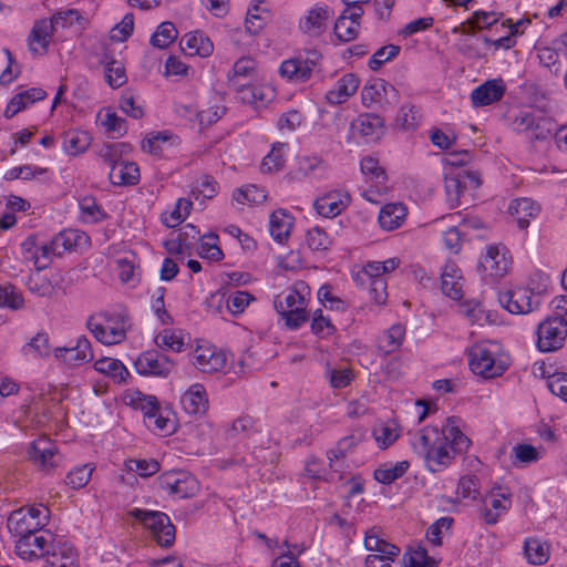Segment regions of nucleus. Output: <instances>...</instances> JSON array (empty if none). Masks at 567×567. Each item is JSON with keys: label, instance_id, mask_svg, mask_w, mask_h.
Segmentation results:
<instances>
[{"label": "nucleus", "instance_id": "f257e3e1", "mask_svg": "<svg viewBox=\"0 0 567 567\" xmlns=\"http://www.w3.org/2000/svg\"><path fill=\"white\" fill-rule=\"evenodd\" d=\"M470 439L462 433L455 417H449L446 425L439 430L434 426L424 427L417 442L413 444L416 453L421 454L431 472H439L453 460V453L467 451Z\"/></svg>", "mask_w": 567, "mask_h": 567}, {"label": "nucleus", "instance_id": "f03ea898", "mask_svg": "<svg viewBox=\"0 0 567 567\" xmlns=\"http://www.w3.org/2000/svg\"><path fill=\"white\" fill-rule=\"evenodd\" d=\"M307 296L308 285L305 281H297L275 298L274 307L288 328L298 329L308 320Z\"/></svg>", "mask_w": 567, "mask_h": 567}, {"label": "nucleus", "instance_id": "7ed1b4c3", "mask_svg": "<svg viewBox=\"0 0 567 567\" xmlns=\"http://www.w3.org/2000/svg\"><path fill=\"white\" fill-rule=\"evenodd\" d=\"M86 327L99 342L107 346L117 344L126 338L130 317L125 310L102 312L97 317L91 316Z\"/></svg>", "mask_w": 567, "mask_h": 567}, {"label": "nucleus", "instance_id": "20e7f679", "mask_svg": "<svg viewBox=\"0 0 567 567\" xmlns=\"http://www.w3.org/2000/svg\"><path fill=\"white\" fill-rule=\"evenodd\" d=\"M512 125L530 142L549 140L557 132V124L553 118L535 111H520Z\"/></svg>", "mask_w": 567, "mask_h": 567}, {"label": "nucleus", "instance_id": "39448f33", "mask_svg": "<svg viewBox=\"0 0 567 567\" xmlns=\"http://www.w3.org/2000/svg\"><path fill=\"white\" fill-rule=\"evenodd\" d=\"M130 515L150 530L153 539L162 547H171L175 542V526L169 517L157 511L134 508Z\"/></svg>", "mask_w": 567, "mask_h": 567}, {"label": "nucleus", "instance_id": "423d86ee", "mask_svg": "<svg viewBox=\"0 0 567 567\" xmlns=\"http://www.w3.org/2000/svg\"><path fill=\"white\" fill-rule=\"evenodd\" d=\"M566 338L567 320L561 316L548 317L537 327V348L542 352L557 351Z\"/></svg>", "mask_w": 567, "mask_h": 567}, {"label": "nucleus", "instance_id": "0eeeda50", "mask_svg": "<svg viewBox=\"0 0 567 567\" xmlns=\"http://www.w3.org/2000/svg\"><path fill=\"white\" fill-rule=\"evenodd\" d=\"M501 306L513 315H526L539 308L542 297L525 287H517L498 293Z\"/></svg>", "mask_w": 567, "mask_h": 567}, {"label": "nucleus", "instance_id": "6e6552de", "mask_svg": "<svg viewBox=\"0 0 567 567\" xmlns=\"http://www.w3.org/2000/svg\"><path fill=\"white\" fill-rule=\"evenodd\" d=\"M509 488L494 485L484 496L481 515L487 525L497 524L499 517L512 507Z\"/></svg>", "mask_w": 567, "mask_h": 567}, {"label": "nucleus", "instance_id": "1a4fd4ad", "mask_svg": "<svg viewBox=\"0 0 567 567\" xmlns=\"http://www.w3.org/2000/svg\"><path fill=\"white\" fill-rule=\"evenodd\" d=\"M470 357V368L473 373L485 379L498 377L506 370V364L497 360L485 344L473 346Z\"/></svg>", "mask_w": 567, "mask_h": 567}, {"label": "nucleus", "instance_id": "9d476101", "mask_svg": "<svg viewBox=\"0 0 567 567\" xmlns=\"http://www.w3.org/2000/svg\"><path fill=\"white\" fill-rule=\"evenodd\" d=\"M39 532H32L16 542V554L25 560L45 558L51 551V547L55 545L52 536L39 535Z\"/></svg>", "mask_w": 567, "mask_h": 567}, {"label": "nucleus", "instance_id": "9b49d317", "mask_svg": "<svg viewBox=\"0 0 567 567\" xmlns=\"http://www.w3.org/2000/svg\"><path fill=\"white\" fill-rule=\"evenodd\" d=\"M137 373L166 378L174 369V362L156 350H147L138 355L135 363Z\"/></svg>", "mask_w": 567, "mask_h": 567}, {"label": "nucleus", "instance_id": "f8f14e48", "mask_svg": "<svg viewBox=\"0 0 567 567\" xmlns=\"http://www.w3.org/2000/svg\"><path fill=\"white\" fill-rule=\"evenodd\" d=\"M320 59L321 54L318 51H311L306 59L299 56L286 60L280 65V74L290 80L306 82L310 79Z\"/></svg>", "mask_w": 567, "mask_h": 567}, {"label": "nucleus", "instance_id": "ddd939ff", "mask_svg": "<svg viewBox=\"0 0 567 567\" xmlns=\"http://www.w3.org/2000/svg\"><path fill=\"white\" fill-rule=\"evenodd\" d=\"M158 485L178 498L190 497L197 488L196 480L185 473H164L158 477Z\"/></svg>", "mask_w": 567, "mask_h": 567}, {"label": "nucleus", "instance_id": "4468645a", "mask_svg": "<svg viewBox=\"0 0 567 567\" xmlns=\"http://www.w3.org/2000/svg\"><path fill=\"white\" fill-rule=\"evenodd\" d=\"M511 265L509 258L505 250H501L498 246L491 245L486 249V254L481 259L478 267L488 277H503L507 274Z\"/></svg>", "mask_w": 567, "mask_h": 567}, {"label": "nucleus", "instance_id": "2eb2a0df", "mask_svg": "<svg viewBox=\"0 0 567 567\" xmlns=\"http://www.w3.org/2000/svg\"><path fill=\"white\" fill-rule=\"evenodd\" d=\"M54 355L56 359L71 365H78L94 359L91 342L85 336L79 337L76 344L73 347L56 348Z\"/></svg>", "mask_w": 567, "mask_h": 567}, {"label": "nucleus", "instance_id": "dca6fc26", "mask_svg": "<svg viewBox=\"0 0 567 567\" xmlns=\"http://www.w3.org/2000/svg\"><path fill=\"white\" fill-rule=\"evenodd\" d=\"M506 86L502 79L487 80L471 93L474 106H486L498 102L505 94Z\"/></svg>", "mask_w": 567, "mask_h": 567}, {"label": "nucleus", "instance_id": "f3484780", "mask_svg": "<svg viewBox=\"0 0 567 567\" xmlns=\"http://www.w3.org/2000/svg\"><path fill=\"white\" fill-rule=\"evenodd\" d=\"M350 196L348 193L329 192L315 200L317 213L327 218H333L348 207Z\"/></svg>", "mask_w": 567, "mask_h": 567}, {"label": "nucleus", "instance_id": "a211bd4d", "mask_svg": "<svg viewBox=\"0 0 567 567\" xmlns=\"http://www.w3.org/2000/svg\"><path fill=\"white\" fill-rule=\"evenodd\" d=\"M363 9H344L334 23V34L341 41L353 40L358 34Z\"/></svg>", "mask_w": 567, "mask_h": 567}, {"label": "nucleus", "instance_id": "6ab92c4d", "mask_svg": "<svg viewBox=\"0 0 567 567\" xmlns=\"http://www.w3.org/2000/svg\"><path fill=\"white\" fill-rule=\"evenodd\" d=\"M226 362V354L210 347H198L194 352V365L205 373L220 371Z\"/></svg>", "mask_w": 567, "mask_h": 567}, {"label": "nucleus", "instance_id": "aec40b11", "mask_svg": "<svg viewBox=\"0 0 567 567\" xmlns=\"http://www.w3.org/2000/svg\"><path fill=\"white\" fill-rule=\"evenodd\" d=\"M54 28L48 19L34 22L28 37L29 50L32 53L45 54L53 37Z\"/></svg>", "mask_w": 567, "mask_h": 567}, {"label": "nucleus", "instance_id": "412c9836", "mask_svg": "<svg viewBox=\"0 0 567 567\" xmlns=\"http://www.w3.org/2000/svg\"><path fill=\"white\" fill-rule=\"evenodd\" d=\"M364 439L362 431H353L351 434L343 436L337 442L336 447L327 452L329 460V467L334 472H340L341 466L339 461L347 456L359 443Z\"/></svg>", "mask_w": 567, "mask_h": 567}, {"label": "nucleus", "instance_id": "4be33fe9", "mask_svg": "<svg viewBox=\"0 0 567 567\" xmlns=\"http://www.w3.org/2000/svg\"><path fill=\"white\" fill-rule=\"evenodd\" d=\"M509 214L515 218L520 229H526L530 220L536 218L540 212V206L530 198H515L508 207Z\"/></svg>", "mask_w": 567, "mask_h": 567}, {"label": "nucleus", "instance_id": "5701e85b", "mask_svg": "<svg viewBox=\"0 0 567 567\" xmlns=\"http://www.w3.org/2000/svg\"><path fill=\"white\" fill-rule=\"evenodd\" d=\"M181 404L189 415H204L208 409V399L204 386L199 383L193 384L181 396Z\"/></svg>", "mask_w": 567, "mask_h": 567}, {"label": "nucleus", "instance_id": "b1692460", "mask_svg": "<svg viewBox=\"0 0 567 567\" xmlns=\"http://www.w3.org/2000/svg\"><path fill=\"white\" fill-rule=\"evenodd\" d=\"M257 75V62L250 56H241L238 59L233 69L227 73L228 86L236 90Z\"/></svg>", "mask_w": 567, "mask_h": 567}, {"label": "nucleus", "instance_id": "393cba45", "mask_svg": "<svg viewBox=\"0 0 567 567\" xmlns=\"http://www.w3.org/2000/svg\"><path fill=\"white\" fill-rule=\"evenodd\" d=\"M359 84L360 81L355 74H344L340 80L337 81L334 87L326 93L327 102L333 105L344 103L357 92Z\"/></svg>", "mask_w": 567, "mask_h": 567}, {"label": "nucleus", "instance_id": "a878e982", "mask_svg": "<svg viewBox=\"0 0 567 567\" xmlns=\"http://www.w3.org/2000/svg\"><path fill=\"white\" fill-rule=\"evenodd\" d=\"M243 103L252 105L255 109L265 106L274 97V90L270 86L246 83L235 90Z\"/></svg>", "mask_w": 567, "mask_h": 567}, {"label": "nucleus", "instance_id": "bb28decb", "mask_svg": "<svg viewBox=\"0 0 567 567\" xmlns=\"http://www.w3.org/2000/svg\"><path fill=\"white\" fill-rule=\"evenodd\" d=\"M45 96L47 92L41 87H31L17 93L9 101L3 115L7 118H11L22 110L27 109L30 104L41 101Z\"/></svg>", "mask_w": 567, "mask_h": 567}, {"label": "nucleus", "instance_id": "cd10ccee", "mask_svg": "<svg viewBox=\"0 0 567 567\" xmlns=\"http://www.w3.org/2000/svg\"><path fill=\"white\" fill-rule=\"evenodd\" d=\"M109 178L116 186L135 185L140 181V167L134 162L121 161L112 165Z\"/></svg>", "mask_w": 567, "mask_h": 567}, {"label": "nucleus", "instance_id": "c85d7f7f", "mask_svg": "<svg viewBox=\"0 0 567 567\" xmlns=\"http://www.w3.org/2000/svg\"><path fill=\"white\" fill-rule=\"evenodd\" d=\"M78 555L72 545L56 543L45 559L44 567H79Z\"/></svg>", "mask_w": 567, "mask_h": 567}, {"label": "nucleus", "instance_id": "c756f323", "mask_svg": "<svg viewBox=\"0 0 567 567\" xmlns=\"http://www.w3.org/2000/svg\"><path fill=\"white\" fill-rule=\"evenodd\" d=\"M405 336V327L401 323H395L385 330L378 338V351L388 355L400 349Z\"/></svg>", "mask_w": 567, "mask_h": 567}, {"label": "nucleus", "instance_id": "7c9ffc66", "mask_svg": "<svg viewBox=\"0 0 567 567\" xmlns=\"http://www.w3.org/2000/svg\"><path fill=\"white\" fill-rule=\"evenodd\" d=\"M181 48L189 55L209 56L214 45L208 37L202 32L185 34L181 41Z\"/></svg>", "mask_w": 567, "mask_h": 567}, {"label": "nucleus", "instance_id": "2f4dec72", "mask_svg": "<svg viewBox=\"0 0 567 567\" xmlns=\"http://www.w3.org/2000/svg\"><path fill=\"white\" fill-rule=\"evenodd\" d=\"M56 453V447L48 437L42 436L31 443L29 457L42 467L53 466L51 460Z\"/></svg>", "mask_w": 567, "mask_h": 567}, {"label": "nucleus", "instance_id": "473e14b6", "mask_svg": "<svg viewBox=\"0 0 567 567\" xmlns=\"http://www.w3.org/2000/svg\"><path fill=\"white\" fill-rule=\"evenodd\" d=\"M293 225V217L287 214L285 209L275 210L269 218V231L271 237L284 243L290 235Z\"/></svg>", "mask_w": 567, "mask_h": 567}, {"label": "nucleus", "instance_id": "72a5a7b5", "mask_svg": "<svg viewBox=\"0 0 567 567\" xmlns=\"http://www.w3.org/2000/svg\"><path fill=\"white\" fill-rule=\"evenodd\" d=\"M406 216V208L400 203L384 205L379 214V224L384 230L398 228Z\"/></svg>", "mask_w": 567, "mask_h": 567}, {"label": "nucleus", "instance_id": "f704fd0d", "mask_svg": "<svg viewBox=\"0 0 567 567\" xmlns=\"http://www.w3.org/2000/svg\"><path fill=\"white\" fill-rule=\"evenodd\" d=\"M7 525L9 530L19 538L32 532H40V523L28 520L24 508L13 511L8 517Z\"/></svg>", "mask_w": 567, "mask_h": 567}, {"label": "nucleus", "instance_id": "c9c22d12", "mask_svg": "<svg viewBox=\"0 0 567 567\" xmlns=\"http://www.w3.org/2000/svg\"><path fill=\"white\" fill-rule=\"evenodd\" d=\"M94 369L113 379L116 383L125 382L130 377L126 367L117 359L101 358L95 361Z\"/></svg>", "mask_w": 567, "mask_h": 567}, {"label": "nucleus", "instance_id": "e433bc0d", "mask_svg": "<svg viewBox=\"0 0 567 567\" xmlns=\"http://www.w3.org/2000/svg\"><path fill=\"white\" fill-rule=\"evenodd\" d=\"M389 91L396 93L395 87L385 80H374L372 83L364 85L361 93L362 101L365 105L380 102L382 96L388 95Z\"/></svg>", "mask_w": 567, "mask_h": 567}, {"label": "nucleus", "instance_id": "4c0bfd02", "mask_svg": "<svg viewBox=\"0 0 567 567\" xmlns=\"http://www.w3.org/2000/svg\"><path fill=\"white\" fill-rule=\"evenodd\" d=\"M91 136L85 131H70L64 134L63 145L71 155H78L85 152L91 145Z\"/></svg>", "mask_w": 567, "mask_h": 567}, {"label": "nucleus", "instance_id": "58836bf2", "mask_svg": "<svg viewBox=\"0 0 567 567\" xmlns=\"http://www.w3.org/2000/svg\"><path fill=\"white\" fill-rule=\"evenodd\" d=\"M410 467V463L408 461H401L395 464H385L382 467H379L374 471V478L381 483L389 485L393 483L395 480L402 477Z\"/></svg>", "mask_w": 567, "mask_h": 567}, {"label": "nucleus", "instance_id": "ea45409f", "mask_svg": "<svg viewBox=\"0 0 567 567\" xmlns=\"http://www.w3.org/2000/svg\"><path fill=\"white\" fill-rule=\"evenodd\" d=\"M524 554L534 565H542L548 560L549 554L545 545L537 538H527L524 542Z\"/></svg>", "mask_w": 567, "mask_h": 567}, {"label": "nucleus", "instance_id": "a19ab883", "mask_svg": "<svg viewBox=\"0 0 567 567\" xmlns=\"http://www.w3.org/2000/svg\"><path fill=\"white\" fill-rule=\"evenodd\" d=\"M178 35L172 22H162L156 32L151 37V44L158 49H166Z\"/></svg>", "mask_w": 567, "mask_h": 567}, {"label": "nucleus", "instance_id": "79ce46f5", "mask_svg": "<svg viewBox=\"0 0 567 567\" xmlns=\"http://www.w3.org/2000/svg\"><path fill=\"white\" fill-rule=\"evenodd\" d=\"M24 300L19 289L12 284L0 285V307L11 310H19L23 307Z\"/></svg>", "mask_w": 567, "mask_h": 567}, {"label": "nucleus", "instance_id": "37998d69", "mask_svg": "<svg viewBox=\"0 0 567 567\" xmlns=\"http://www.w3.org/2000/svg\"><path fill=\"white\" fill-rule=\"evenodd\" d=\"M539 457V452L530 444L518 443L512 449L511 458L514 466L537 462Z\"/></svg>", "mask_w": 567, "mask_h": 567}, {"label": "nucleus", "instance_id": "c03bdc74", "mask_svg": "<svg viewBox=\"0 0 567 567\" xmlns=\"http://www.w3.org/2000/svg\"><path fill=\"white\" fill-rule=\"evenodd\" d=\"M217 194V182L210 176L200 177L192 188V197L195 200L204 203L205 199H212Z\"/></svg>", "mask_w": 567, "mask_h": 567}, {"label": "nucleus", "instance_id": "a18cd8bd", "mask_svg": "<svg viewBox=\"0 0 567 567\" xmlns=\"http://www.w3.org/2000/svg\"><path fill=\"white\" fill-rule=\"evenodd\" d=\"M444 187L451 207L458 206L460 197L466 189L464 181L460 178L458 174H450L445 176Z\"/></svg>", "mask_w": 567, "mask_h": 567}, {"label": "nucleus", "instance_id": "49530a36", "mask_svg": "<svg viewBox=\"0 0 567 567\" xmlns=\"http://www.w3.org/2000/svg\"><path fill=\"white\" fill-rule=\"evenodd\" d=\"M421 121L420 111L415 105L405 104L398 112L395 123L403 130L415 128Z\"/></svg>", "mask_w": 567, "mask_h": 567}, {"label": "nucleus", "instance_id": "de8ad7c7", "mask_svg": "<svg viewBox=\"0 0 567 567\" xmlns=\"http://www.w3.org/2000/svg\"><path fill=\"white\" fill-rule=\"evenodd\" d=\"M155 343L158 348L181 352L185 342L181 333L175 330L165 329L155 337Z\"/></svg>", "mask_w": 567, "mask_h": 567}, {"label": "nucleus", "instance_id": "09e8293b", "mask_svg": "<svg viewBox=\"0 0 567 567\" xmlns=\"http://www.w3.org/2000/svg\"><path fill=\"white\" fill-rule=\"evenodd\" d=\"M454 518L450 516H444L436 519L426 530V537L429 542L434 546H441L442 535L444 533H451Z\"/></svg>", "mask_w": 567, "mask_h": 567}, {"label": "nucleus", "instance_id": "8fccbe9b", "mask_svg": "<svg viewBox=\"0 0 567 567\" xmlns=\"http://www.w3.org/2000/svg\"><path fill=\"white\" fill-rule=\"evenodd\" d=\"M361 172L370 176L371 179L379 186L384 185L386 182V174L383 167L380 166L379 161L372 156H365L360 162Z\"/></svg>", "mask_w": 567, "mask_h": 567}, {"label": "nucleus", "instance_id": "3c124183", "mask_svg": "<svg viewBox=\"0 0 567 567\" xmlns=\"http://www.w3.org/2000/svg\"><path fill=\"white\" fill-rule=\"evenodd\" d=\"M405 567H436L439 561L427 555L423 547H419L403 556Z\"/></svg>", "mask_w": 567, "mask_h": 567}, {"label": "nucleus", "instance_id": "603ef678", "mask_svg": "<svg viewBox=\"0 0 567 567\" xmlns=\"http://www.w3.org/2000/svg\"><path fill=\"white\" fill-rule=\"evenodd\" d=\"M76 234L72 230L61 231L55 235L50 241L52 255L56 257L62 256L66 250H71L76 241Z\"/></svg>", "mask_w": 567, "mask_h": 567}, {"label": "nucleus", "instance_id": "864d4df0", "mask_svg": "<svg viewBox=\"0 0 567 567\" xmlns=\"http://www.w3.org/2000/svg\"><path fill=\"white\" fill-rule=\"evenodd\" d=\"M125 468L128 472L136 473L142 477H148L159 471V464L155 460L130 458L125 462Z\"/></svg>", "mask_w": 567, "mask_h": 567}, {"label": "nucleus", "instance_id": "5fc2aeb1", "mask_svg": "<svg viewBox=\"0 0 567 567\" xmlns=\"http://www.w3.org/2000/svg\"><path fill=\"white\" fill-rule=\"evenodd\" d=\"M359 132L363 136H372L384 126V120L375 113L361 114L358 117Z\"/></svg>", "mask_w": 567, "mask_h": 567}, {"label": "nucleus", "instance_id": "6e6d98bb", "mask_svg": "<svg viewBox=\"0 0 567 567\" xmlns=\"http://www.w3.org/2000/svg\"><path fill=\"white\" fill-rule=\"evenodd\" d=\"M328 18L329 12L327 8H313L300 21V29L303 32H311L313 30L320 29Z\"/></svg>", "mask_w": 567, "mask_h": 567}, {"label": "nucleus", "instance_id": "4d7b16f0", "mask_svg": "<svg viewBox=\"0 0 567 567\" xmlns=\"http://www.w3.org/2000/svg\"><path fill=\"white\" fill-rule=\"evenodd\" d=\"M92 472L93 467L90 464L74 467L68 473L65 483L74 489L82 488L89 483Z\"/></svg>", "mask_w": 567, "mask_h": 567}, {"label": "nucleus", "instance_id": "13d9d810", "mask_svg": "<svg viewBox=\"0 0 567 567\" xmlns=\"http://www.w3.org/2000/svg\"><path fill=\"white\" fill-rule=\"evenodd\" d=\"M105 80L111 87H120L122 86L127 78L125 73V68L121 62L112 60L105 65Z\"/></svg>", "mask_w": 567, "mask_h": 567}, {"label": "nucleus", "instance_id": "bf43d9fd", "mask_svg": "<svg viewBox=\"0 0 567 567\" xmlns=\"http://www.w3.org/2000/svg\"><path fill=\"white\" fill-rule=\"evenodd\" d=\"M207 238L206 241H203L198 247V254L202 258H207L209 260L219 261L224 258L223 250L217 245L218 236L216 234H209L204 236Z\"/></svg>", "mask_w": 567, "mask_h": 567}, {"label": "nucleus", "instance_id": "052dcab7", "mask_svg": "<svg viewBox=\"0 0 567 567\" xmlns=\"http://www.w3.org/2000/svg\"><path fill=\"white\" fill-rule=\"evenodd\" d=\"M254 300L255 297L248 291L238 290L228 296L227 309L233 315H240Z\"/></svg>", "mask_w": 567, "mask_h": 567}, {"label": "nucleus", "instance_id": "680f3d73", "mask_svg": "<svg viewBox=\"0 0 567 567\" xmlns=\"http://www.w3.org/2000/svg\"><path fill=\"white\" fill-rule=\"evenodd\" d=\"M287 144L278 143L272 146L271 152L264 157L261 163V171L262 172H274V171H280L285 165V159L282 157L281 150L286 147Z\"/></svg>", "mask_w": 567, "mask_h": 567}, {"label": "nucleus", "instance_id": "e2e57ef3", "mask_svg": "<svg viewBox=\"0 0 567 567\" xmlns=\"http://www.w3.org/2000/svg\"><path fill=\"white\" fill-rule=\"evenodd\" d=\"M361 287L368 291L369 298L373 300L374 303H385L388 298L385 278L373 279L371 281L364 282V286Z\"/></svg>", "mask_w": 567, "mask_h": 567}, {"label": "nucleus", "instance_id": "0e129e2a", "mask_svg": "<svg viewBox=\"0 0 567 567\" xmlns=\"http://www.w3.org/2000/svg\"><path fill=\"white\" fill-rule=\"evenodd\" d=\"M400 52V47L388 44L374 52L369 61V68L373 71L379 70L386 61L394 59Z\"/></svg>", "mask_w": 567, "mask_h": 567}, {"label": "nucleus", "instance_id": "69168bd1", "mask_svg": "<svg viewBox=\"0 0 567 567\" xmlns=\"http://www.w3.org/2000/svg\"><path fill=\"white\" fill-rule=\"evenodd\" d=\"M307 244L311 250L320 251L328 249L331 240L322 228L313 227L307 233Z\"/></svg>", "mask_w": 567, "mask_h": 567}, {"label": "nucleus", "instance_id": "338daca9", "mask_svg": "<svg viewBox=\"0 0 567 567\" xmlns=\"http://www.w3.org/2000/svg\"><path fill=\"white\" fill-rule=\"evenodd\" d=\"M457 494L462 498L477 499L481 495L477 477L474 475L462 476L458 481Z\"/></svg>", "mask_w": 567, "mask_h": 567}, {"label": "nucleus", "instance_id": "774afa93", "mask_svg": "<svg viewBox=\"0 0 567 567\" xmlns=\"http://www.w3.org/2000/svg\"><path fill=\"white\" fill-rule=\"evenodd\" d=\"M550 392L567 402V373L556 372L548 377Z\"/></svg>", "mask_w": 567, "mask_h": 567}]
</instances>
